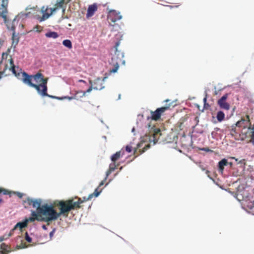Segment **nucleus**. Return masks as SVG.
<instances>
[{
    "label": "nucleus",
    "instance_id": "f257e3e1",
    "mask_svg": "<svg viewBox=\"0 0 254 254\" xmlns=\"http://www.w3.org/2000/svg\"><path fill=\"white\" fill-rule=\"evenodd\" d=\"M79 203V202H75L71 198L66 200H56L54 202L53 204L59 207L60 212L58 213L60 216L62 214L67 216L69 212L71 210L80 208Z\"/></svg>",
    "mask_w": 254,
    "mask_h": 254
},
{
    "label": "nucleus",
    "instance_id": "f03ea898",
    "mask_svg": "<svg viewBox=\"0 0 254 254\" xmlns=\"http://www.w3.org/2000/svg\"><path fill=\"white\" fill-rule=\"evenodd\" d=\"M70 0H57L56 3L55 5L54 8H49L47 6H43L40 10V12L42 14V16H37V19L39 22H42L46 20L56 11L58 9L63 7L64 3H68Z\"/></svg>",
    "mask_w": 254,
    "mask_h": 254
},
{
    "label": "nucleus",
    "instance_id": "7ed1b4c3",
    "mask_svg": "<svg viewBox=\"0 0 254 254\" xmlns=\"http://www.w3.org/2000/svg\"><path fill=\"white\" fill-rule=\"evenodd\" d=\"M120 44V41L117 42L113 49L114 54L112 57L110 63V64L113 67L110 69V71L111 72H116L118 70L120 64H125V61L123 60L124 54L121 51L118 50V47Z\"/></svg>",
    "mask_w": 254,
    "mask_h": 254
},
{
    "label": "nucleus",
    "instance_id": "20e7f679",
    "mask_svg": "<svg viewBox=\"0 0 254 254\" xmlns=\"http://www.w3.org/2000/svg\"><path fill=\"white\" fill-rule=\"evenodd\" d=\"M39 214H41L43 217L41 221L46 222L55 221L60 217L58 212L54 209V206L47 204H44L41 206Z\"/></svg>",
    "mask_w": 254,
    "mask_h": 254
},
{
    "label": "nucleus",
    "instance_id": "39448f33",
    "mask_svg": "<svg viewBox=\"0 0 254 254\" xmlns=\"http://www.w3.org/2000/svg\"><path fill=\"white\" fill-rule=\"evenodd\" d=\"M165 102H166V104L164 106L157 108L155 111H150V112L151 116H148L147 117V120L148 121H149L150 120L155 121H159L163 114L166 111L170 109L171 107H173V105H172L173 103L170 102V100H166Z\"/></svg>",
    "mask_w": 254,
    "mask_h": 254
},
{
    "label": "nucleus",
    "instance_id": "423d86ee",
    "mask_svg": "<svg viewBox=\"0 0 254 254\" xmlns=\"http://www.w3.org/2000/svg\"><path fill=\"white\" fill-rule=\"evenodd\" d=\"M147 126L148 129H150V133L152 135V136L149 137V141L150 142L153 141V144H155L162 135L161 130L159 128L155 127L154 125L151 126L150 123H148Z\"/></svg>",
    "mask_w": 254,
    "mask_h": 254
},
{
    "label": "nucleus",
    "instance_id": "0eeeda50",
    "mask_svg": "<svg viewBox=\"0 0 254 254\" xmlns=\"http://www.w3.org/2000/svg\"><path fill=\"white\" fill-rule=\"evenodd\" d=\"M239 192L238 195L240 194L243 196L242 199L244 201V205H245L250 211V212L254 215V198L250 197L247 195V192L243 191V193Z\"/></svg>",
    "mask_w": 254,
    "mask_h": 254
},
{
    "label": "nucleus",
    "instance_id": "6e6552de",
    "mask_svg": "<svg viewBox=\"0 0 254 254\" xmlns=\"http://www.w3.org/2000/svg\"><path fill=\"white\" fill-rule=\"evenodd\" d=\"M47 82L48 78H44L43 77V79L41 80V83L40 84H37V87H36V90L37 91L38 94L42 96H48L51 98H54L53 96L48 95L47 93Z\"/></svg>",
    "mask_w": 254,
    "mask_h": 254
},
{
    "label": "nucleus",
    "instance_id": "1a4fd4ad",
    "mask_svg": "<svg viewBox=\"0 0 254 254\" xmlns=\"http://www.w3.org/2000/svg\"><path fill=\"white\" fill-rule=\"evenodd\" d=\"M122 16L120 14V12H117L115 10H110L108 14V20L111 26H114L115 22L121 19Z\"/></svg>",
    "mask_w": 254,
    "mask_h": 254
},
{
    "label": "nucleus",
    "instance_id": "9d476101",
    "mask_svg": "<svg viewBox=\"0 0 254 254\" xmlns=\"http://www.w3.org/2000/svg\"><path fill=\"white\" fill-rule=\"evenodd\" d=\"M24 203H27L29 206L32 205L34 208H36L38 213H39L40 209L41 208L42 200L41 199H33L27 197L23 201Z\"/></svg>",
    "mask_w": 254,
    "mask_h": 254
},
{
    "label": "nucleus",
    "instance_id": "9b49d317",
    "mask_svg": "<svg viewBox=\"0 0 254 254\" xmlns=\"http://www.w3.org/2000/svg\"><path fill=\"white\" fill-rule=\"evenodd\" d=\"M150 146V144H145L144 141H141L137 144L136 148L134 149V154H136V156H138L144 152Z\"/></svg>",
    "mask_w": 254,
    "mask_h": 254
},
{
    "label": "nucleus",
    "instance_id": "f8f14e48",
    "mask_svg": "<svg viewBox=\"0 0 254 254\" xmlns=\"http://www.w3.org/2000/svg\"><path fill=\"white\" fill-rule=\"evenodd\" d=\"M22 81L25 84L29 85L31 87H33L36 89V87L38 88L37 84L32 83V80L33 79L32 75H29L25 72H23L22 73Z\"/></svg>",
    "mask_w": 254,
    "mask_h": 254
},
{
    "label": "nucleus",
    "instance_id": "ddd939ff",
    "mask_svg": "<svg viewBox=\"0 0 254 254\" xmlns=\"http://www.w3.org/2000/svg\"><path fill=\"white\" fill-rule=\"evenodd\" d=\"M228 98V94L224 95L220 99L218 100V104L221 109L228 110L230 109V105L226 102Z\"/></svg>",
    "mask_w": 254,
    "mask_h": 254
},
{
    "label": "nucleus",
    "instance_id": "4468645a",
    "mask_svg": "<svg viewBox=\"0 0 254 254\" xmlns=\"http://www.w3.org/2000/svg\"><path fill=\"white\" fill-rule=\"evenodd\" d=\"M102 190H98V189H96L94 192L88 195L87 197H83L82 199L81 198H78V200L76 202H79V206H80V204L85 201L91 199L93 196L97 197L100 193H101Z\"/></svg>",
    "mask_w": 254,
    "mask_h": 254
},
{
    "label": "nucleus",
    "instance_id": "2eb2a0df",
    "mask_svg": "<svg viewBox=\"0 0 254 254\" xmlns=\"http://www.w3.org/2000/svg\"><path fill=\"white\" fill-rule=\"evenodd\" d=\"M246 118V119H242L240 121L237 122L236 124L238 127L246 128L249 127V128H250L251 123L250 117L249 115H247Z\"/></svg>",
    "mask_w": 254,
    "mask_h": 254
},
{
    "label": "nucleus",
    "instance_id": "dca6fc26",
    "mask_svg": "<svg viewBox=\"0 0 254 254\" xmlns=\"http://www.w3.org/2000/svg\"><path fill=\"white\" fill-rule=\"evenodd\" d=\"M7 4L8 2L3 0V2L1 4V6L0 7V17H1L3 19L4 22H6L7 19L6 14L7 13Z\"/></svg>",
    "mask_w": 254,
    "mask_h": 254
},
{
    "label": "nucleus",
    "instance_id": "f3484780",
    "mask_svg": "<svg viewBox=\"0 0 254 254\" xmlns=\"http://www.w3.org/2000/svg\"><path fill=\"white\" fill-rule=\"evenodd\" d=\"M98 6L96 3H93V4L89 5L86 17L87 18H89L92 17L95 12L97 10Z\"/></svg>",
    "mask_w": 254,
    "mask_h": 254
},
{
    "label": "nucleus",
    "instance_id": "a211bd4d",
    "mask_svg": "<svg viewBox=\"0 0 254 254\" xmlns=\"http://www.w3.org/2000/svg\"><path fill=\"white\" fill-rule=\"evenodd\" d=\"M237 126L236 124H234L231 126L230 127H228V129L230 132V134L232 136L236 138L238 136V135L240 134V130L237 128Z\"/></svg>",
    "mask_w": 254,
    "mask_h": 254
},
{
    "label": "nucleus",
    "instance_id": "6ab92c4d",
    "mask_svg": "<svg viewBox=\"0 0 254 254\" xmlns=\"http://www.w3.org/2000/svg\"><path fill=\"white\" fill-rule=\"evenodd\" d=\"M93 89L95 90H101L104 88L103 85V81L100 78H97L94 81L93 84Z\"/></svg>",
    "mask_w": 254,
    "mask_h": 254
},
{
    "label": "nucleus",
    "instance_id": "aec40b11",
    "mask_svg": "<svg viewBox=\"0 0 254 254\" xmlns=\"http://www.w3.org/2000/svg\"><path fill=\"white\" fill-rule=\"evenodd\" d=\"M119 165V164H116V162H113L110 164L109 166V168L106 173V177L105 180H107L108 176L111 174V173L114 171L117 167Z\"/></svg>",
    "mask_w": 254,
    "mask_h": 254
},
{
    "label": "nucleus",
    "instance_id": "412c9836",
    "mask_svg": "<svg viewBox=\"0 0 254 254\" xmlns=\"http://www.w3.org/2000/svg\"><path fill=\"white\" fill-rule=\"evenodd\" d=\"M0 249L2 251H0V254H8L11 252L10 247L5 243L1 244Z\"/></svg>",
    "mask_w": 254,
    "mask_h": 254
},
{
    "label": "nucleus",
    "instance_id": "4be33fe9",
    "mask_svg": "<svg viewBox=\"0 0 254 254\" xmlns=\"http://www.w3.org/2000/svg\"><path fill=\"white\" fill-rule=\"evenodd\" d=\"M89 83L91 84V86L86 91H82L81 90L76 91V94H81L80 95V97H83L85 96L86 93H89L92 90V89H93V86L92 80H89Z\"/></svg>",
    "mask_w": 254,
    "mask_h": 254
},
{
    "label": "nucleus",
    "instance_id": "5701e85b",
    "mask_svg": "<svg viewBox=\"0 0 254 254\" xmlns=\"http://www.w3.org/2000/svg\"><path fill=\"white\" fill-rule=\"evenodd\" d=\"M124 154V151L120 150L111 156V160L113 162H116V161Z\"/></svg>",
    "mask_w": 254,
    "mask_h": 254
},
{
    "label": "nucleus",
    "instance_id": "b1692460",
    "mask_svg": "<svg viewBox=\"0 0 254 254\" xmlns=\"http://www.w3.org/2000/svg\"><path fill=\"white\" fill-rule=\"evenodd\" d=\"M10 64V67H9V69L11 70L13 74H14L16 76H17L19 75V73H17L15 70V66L14 64V62L11 58L8 60Z\"/></svg>",
    "mask_w": 254,
    "mask_h": 254
},
{
    "label": "nucleus",
    "instance_id": "393cba45",
    "mask_svg": "<svg viewBox=\"0 0 254 254\" xmlns=\"http://www.w3.org/2000/svg\"><path fill=\"white\" fill-rule=\"evenodd\" d=\"M32 77L33 79L36 83H40L43 79V75L40 72H38L36 74L32 75Z\"/></svg>",
    "mask_w": 254,
    "mask_h": 254
},
{
    "label": "nucleus",
    "instance_id": "a878e982",
    "mask_svg": "<svg viewBox=\"0 0 254 254\" xmlns=\"http://www.w3.org/2000/svg\"><path fill=\"white\" fill-rule=\"evenodd\" d=\"M28 220H25L22 222L17 223L14 227V229H16L19 228L20 230L22 228L26 227L27 226Z\"/></svg>",
    "mask_w": 254,
    "mask_h": 254
},
{
    "label": "nucleus",
    "instance_id": "bb28decb",
    "mask_svg": "<svg viewBox=\"0 0 254 254\" xmlns=\"http://www.w3.org/2000/svg\"><path fill=\"white\" fill-rule=\"evenodd\" d=\"M12 46H13L15 48L19 42V37L17 35L15 34V31L12 32Z\"/></svg>",
    "mask_w": 254,
    "mask_h": 254
},
{
    "label": "nucleus",
    "instance_id": "cd10ccee",
    "mask_svg": "<svg viewBox=\"0 0 254 254\" xmlns=\"http://www.w3.org/2000/svg\"><path fill=\"white\" fill-rule=\"evenodd\" d=\"M228 164V161L226 159H223L218 163L219 170L221 172H223L224 166H226Z\"/></svg>",
    "mask_w": 254,
    "mask_h": 254
},
{
    "label": "nucleus",
    "instance_id": "c85d7f7f",
    "mask_svg": "<svg viewBox=\"0 0 254 254\" xmlns=\"http://www.w3.org/2000/svg\"><path fill=\"white\" fill-rule=\"evenodd\" d=\"M45 36L48 38H52L56 39L59 37L58 34L56 32H49L46 33Z\"/></svg>",
    "mask_w": 254,
    "mask_h": 254
},
{
    "label": "nucleus",
    "instance_id": "c756f323",
    "mask_svg": "<svg viewBox=\"0 0 254 254\" xmlns=\"http://www.w3.org/2000/svg\"><path fill=\"white\" fill-rule=\"evenodd\" d=\"M216 118H217V120L219 122H221L224 120V119L225 118V114L222 111H220L218 112V113L217 114Z\"/></svg>",
    "mask_w": 254,
    "mask_h": 254
},
{
    "label": "nucleus",
    "instance_id": "7c9ffc66",
    "mask_svg": "<svg viewBox=\"0 0 254 254\" xmlns=\"http://www.w3.org/2000/svg\"><path fill=\"white\" fill-rule=\"evenodd\" d=\"M63 44L66 47L71 49L72 48V44L69 40H64L63 42Z\"/></svg>",
    "mask_w": 254,
    "mask_h": 254
},
{
    "label": "nucleus",
    "instance_id": "2f4dec72",
    "mask_svg": "<svg viewBox=\"0 0 254 254\" xmlns=\"http://www.w3.org/2000/svg\"><path fill=\"white\" fill-rule=\"evenodd\" d=\"M31 216L38 218L39 219H43L42 215L41 214L38 213V211H37V212L34 211H32L31 212Z\"/></svg>",
    "mask_w": 254,
    "mask_h": 254
},
{
    "label": "nucleus",
    "instance_id": "473e14b6",
    "mask_svg": "<svg viewBox=\"0 0 254 254\" xmlns=\"http://www.w3.org/2000/svg\"><path fill=\"white\" fill-rule=\"evenodd\" d=\"M27 246L26 244L23 242V241H21V243L20 245H17L16 248L17 249H21L27 248Z\"/></svg>",
    "mask_w": 254,
    "mask_h": 254
},
{
    "label": "nucleus",
    "instance_id": "72a5a7b5",
    "mask_svg": "<svg viewBox=\"0 0 254 254\" xmlns=\"http://www.w3.org/2000/svg\"><path fill=\"white\" fill-rule=\"evenodd\" d=\"M252 129L253 130L252 131L251 134V142L254 145V125Z\"/></svg>",
    "mask_w": 254,
    "mask_h": 254
},
{
    "label": "nucleus",
    "instance_id": "f704fd0d",
    "mask_svg": "<svg viewBox=\"0 0 254 254\" xmlns=\"http://www.w3.org/2000/svg\"><path fill=\"white\" fill-rule=\"evenodd\" d=\"M36 220L38 221H41V219H39L38 218L33 217L32 216L30 217L28 219H26L25 220H28V222H34Z\"/></svg>",
    "mask_w": 254,
    "mask_h": 254
},
{
    "label": "nucleus",
    "instance_id": "c9c22d12",
    "mask_svg": "<svg viewBox=\"0 0 254 254\" xmlns=\"http://www.w3.org/2000/svg\"><path fill=\"white\" fill-rule=\"evenodd\" d=\"M33 29L36 32H40L42 31V27L41 26L37 25L33 28Z\"/></svg>",
    "mask_w": 254,
    "mask_h": 254
},
{
    "label": "nucleus",
    "instance_id": "e433bc0d",
    "mask_svg": "<svg viewBox=\"0 0 254 254\" xmlns=\"http://www.w3.org/2000/svg\"><path fill=\"white\" fill-rule=\"evenodd\" d=\"M2 193L3 194H8L10 193V192L6 190L0 188V193Z\"/></svg>",
    "mask_w": 254,
    "mask_h": 254
},
{
    "label": "nucleus",
    "instance_id": "4c0bfd02",
    "mask_svg": "<svg viewBox=\"0 0 254 254\" xmlns=\"http://www.w3.org/2000/svg\"><path fill=\"white\" fill-rule=\"evenodd\" d=\"M25 239L28 243H31L32 242V238L28 235L27 232H26L25 233Z\"/></svg>",
    "mask_w": 254,
    "mask_h": 254
},
{
    "label": "nucleus",
    "instance_id": "58836bf2",
    "mask_svg": "<svg viewBox=\"0 0 254 254\" xmlns=\"http://www.w3.org/2000/svg\"><path fill=\"white\" fill-rule=\"evenodd\" d=\"M77 94H76V92L75 94L73 96H71V97H64V98L68 99L69 100H72V99H77Z\"/></svg>",
    "mask_w": 254,
    "mask_h": 254
},
{
    "label": "nucleus",
    "instance_id": "ea45409f",
    "mask_svg": "<svg viewBox=\"0 0 254 254\" xmlns=\"http://www.w3.org/2000/svg\"><path fill=\"white\" fill-rule=\"evenodd\" d=\"M201 150H203L206 152H212L213 150L210 149L208 147H204L200 149Z\"/></svg>",
    "mask_w": 254,
    "mask_h": 254
},
{
    "label": "nucleus",
    "instance_id": "a19ab883",
    "mask_svg": "<svg viewBox=\"0 0 254 254\" xmlns=\"http://www.w3.org/2000/svg\"><path fill=\"white\" fill-rule=\"evenodd\" d=\"M126 150L128 152H130L132 151V147L129 145L126 146Z\"/></svg>",
    "mask_w": 254,
    "mask_h": 254
},
{
    "label": "nucleus",
    "instance_id": "79ce46f5",
    "mask_svg": "<svg viewBox=\"0 0 254 254\" xmlns=\"http://www.w3.org/2000/svg\"><path fill=\"white\" fill-rule=\"evenodd\" d=\"M15 230V229H14V228H13L12 229H11V230H10V232L9 233V234H8L7 235H6L7 238L8 239L13 235V232H14V231Z\"/></svg>",
    "mask_w": 254,
    "mask_h": 254
},
{
    "label": "nucleus",
    "instance_id": "37998d69",
    "mask_svg": "<svg viewBox=\"0 0 254 254\" xmlns=\"http://www.w3.org/2000/svg\"><path fill=\"white\" fill-rule=\"evenodd\" d=\"M6 235H4L0 237V242H2L3 241L7 239Z\"/></svg>",
    "mask_w": 254,
    "mask_h": 254
},
{
    "label": "nucleus",
    "instance_id": "c03bdc74",
    "mask_svg": "<svg viewBox=\"0 0 254 254\" xmlns=\"http://www.w3.org/2000/svg\"><path fill=\"white\" fill-rule=\"evenodd\" d=\"M106 181V180H105V178L104 180H103V181H102L101 182V183H100V184H99V185L98 187L97 188V189H98V190H99V188L100 187H101V186H102L104 184L105 182Z\"/></svg>",
    "mask_w": 254,
    "mask_h": 254
},
{
    "label": "nucleus",
    "instance_id": "a18cd8bd",
    "mask_svg": "<svg viewBox=\"0 0 254 254\" xmlns=\"http://www.w3.org/2000/svg\"><path fill=\"white\" fill-rule=\"evenodd\" d=\"M207 97L206 96L203 98L204 106L205 107L206 105L208 106V104H206Z\"/></svg>",
    "mask_w": 254,
    "mask_h": 254
},
{
    "label": "nucleus",
    "instance_id": "49530a36",
    "mask_svg": "<svg viewBox=\"0 0 254 254\" xmlns=\"http://www.w3.org/2000/svg\"><path fill=\"white\" fill-rule=\"evenodd\" d=\"M16 194L17 195V196H18L19 198H22V197L23 196V194L22 193L17 192Z\"/></svg>",
    "mask_w": 254,
    "mask_h": 254
},
{
    "label": "nucleus",
    "instance_id": "de8ad7c7",
    "mask_svg": "<svg viewBox=\"0 0 254 254\" xmlns=\"http://www.w3.org/2000/svg\"><path fill=\"white\" fill-rule=\"evenodd\" d=\"M239 163L243 164L245 166L246 165L245 160V159H242V160H240Z\"/></svg>",
    "mask_w": 254,
    "mask_h": 254
},
{
    "label": "nucleus",
    "instance_id": "09e8293b",
    "mask_svg": "<svg viewBox=\"0 0 254 254\" xmlns=\"http://www.w3.org/2000/svg\"><path fill=\"white\" fill-rule=\"evenodd\" d=\"M194 121H195L196 123V125L199 122V118L198 117H195V118H194Z\"/></svg>",
    "mask_w": 254,
    "mask_h": 254
},
{
    "label": "nucleus",
    "instance_id": "8fccbe9b",
    "mask_svg": "<svg viewBox=\"0 0 254 254\" xmlns=\"http://www.w3.org/2000/svg\"><path fill=\"white\" fill-rule=\"evenodd\" d=\"M7 65L6 64L5 66V69L3 70V71L0 72V73L1 74H3L5 72V69H7Z\"/></svg>",
    "mask_w": 254,
    "mask_h": 254
},
{
    "label": "nucleus",
    "instance_id": "3c124183",
    "mask_svg": "<svg viewBox=\"0 0 254 254\" xmlns=\"http://www.w3.org/2000/svg\"><path fill=\"white\" fill-rule=\"evenodd\" d=\"M15 26L13 25H12L11 27V30L12 31V32H14L15 31Z\"/></svg>",
    "mask_w": 254,
    "mask_h": 254
},
{
    "label": "nucleus",
    "instance_id": "603ef678",
    "mask_svg": "<svg viewBox=\"0 0 254 254\" xmlns=\"http://www.w3.org/2000/svg\"><path fill=\"white\" fill-rule=\"evenodd\" d=\"M78 82H83V83H86L85 81H84V80H82V79H80V80H78Z\"/></svg>",
    "mask_w": 254,
    "mask_h": 254
},
{
    "label": "nucleus",
    "instance_id": "864d4df0",
    "mask_svg": "<svg viewBox=\"0 0 254 254\" xmlns=\"http://www.w3.org/2000/svg\"><path fill=\"white\" fill-rule=\"evenodd\" d=\"M65 7L63 8V10H62V12H63V14H64V13H65Z\"/></svg>",
    "mask_w": 254,
    "mask_h": 254
},
{
    "label": "nucleus",
    "instance_id": "5fc2aeb1",
    "mask_svg": "<svg viewBox=\"0 0 254 254\" xmlns=\"http://www.w3.org/2000/svg\"><path fill=\"white\" fill-rule=\"evenodd\" d=\"M138 118L139 117H141V118H143V115H139L138 116Z\"/></svg>",
    "mask_w": 254,
    "mask_h": 254
},
{
    "label": "nucleus",
    "instance_id": "6e6d98bb",
    "mask_svg": "<svg viewBox=\"0 0 254 254\" xmlns=\"http://www.w3.org/2000/svg\"><path fill=\"white\" fill-rule=\"evenodd\" d=\"M42 228H43V229H46V226H45V225H44L42 226Z\"/></svg>",
    "mask_w": 254,
    "mask_h": 254
},
{
    "label": "nucleus",
    "instance_id": "4d7b16f0",
    "mask_svg": "<svg viewBox=\"0 0 254 254\" xmlns=\"http://www.w3.org/2000/svg\"><path fill=\"white\" fill-rule=\"evenodd\" d=\"M54 232V230H53L52 232L50 233V235H52L53 234V233Z\"/></svg>",
    "mask_w": 254,
    "mask_h": 254
},
{
    "label": "nucleus",
    "instance_id": "13d9d810",
    "mask_svg": "<svg viewBox=\"0 0 254 254\" xmlns=\"http://www.w3.org/2000/svg\"><path fill=\"white\" fill-rule=\"evenodd\" d=\"M2 201V199L0 198V203H1Z\"/></svg>",
    "mask_w": 254,
    "mask_h": 254
},
{
    "label": "nucleus",
    "instance_id": "bf43d9fd",
    "mask_svg": "<svg viewBox=\"0 0 254 254\" xmlns=\"http://www.w3.org/2000/svg\"><path fill=\"white\" fill-rule=\"evenodd\" d=\"M169 6H170V7H173V6H171V5H169Z\"/></svg>",
    "mask_w": 254,
    "mask_h": 254
}]
</instances>
